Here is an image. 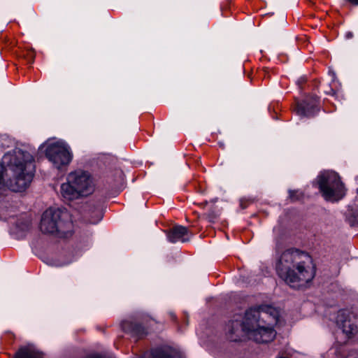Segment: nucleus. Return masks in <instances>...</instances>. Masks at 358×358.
<instances>
[{
	"label": "nucleus",
	"instance_id": "f257e3e1",
	"mask_svg": "<svg viewBox=\"0 0 358 358\" xmlns=\"http://www.w3.org/2000/svg\"><path fill=\"white\" fill-rule=\"evenodd\" d=\"M281 324L279 311L272 307L265 310L250 308L245 315H235L229 322L226 335L230 341L238 342L246 336L259 343H268L275 338V327Z\"/></svg>",
	"mask_w": 358,
	"mask_h": 358
},
{
	"label": "nucleus",
	"instance_id": "6ab92c4d",
	"mask_svg": "<svg viewBox=\"0 0 358 358\" xmlns=\"http://www.w3.org/2000/svg\"><path fill=\"white\" fill-rule=\"evenodd\" d=\"M346 358H358V354H350Z\"/></svg>",
	"mask_w": 358,
	"mask_h": 358
},
{
	"label": "nucleus",
	"instance_id": "a211bd4d",
	"mask_svg": "<svg viewBox=\"0 0 358 358\" xmlns=\"http://www.w3.org/2000/svg\"><path fill=\"white\" fill-rule=\"evenodd\" d=\"M352 216L354 217L355 221L358 224V210H355L352 213Z\"/></svg>",
	"mask_w": 358,
	"mask_h": 358
},
{
	"label": "nucleus",
	"instance_id": "423d86ee",
	"mask_svg": "<svg viewBox=\"0 0 358 358\" xmlns=\"http://www.w3.org/2000/svg\"><path fill=\"white\" fill-rule=\"evenodd\" d=\"M319 189L327 201H336L341 199L345 194L343 183L339 176L334 171L321 173L317 177Z\"/></svg>",
	"mask_w": 358,
	"mask_h": 358
},
{
	"label": "nucleus",
	"instance_id": "20e7f679",
	"mask_svg": "<svg viewBox=\"0 0 358 358\" xmlns=\"http://www.w3.org/2000/svg\"><path fill=\"white\" fill-rule=\"evenodd\" d=\"M72 229L70 214L65 209L50 208L42 215L40 229L44 234H57L66 238L71 235Z\"/></svg>",
	"mask_w": 358,
	"mask_h": 358
},
{
	"label": "nucleus",
	"instance_id": "aec40b11",
	"mask_svg": "<svg viewBox=\"0 0 358 358\" xmlns=\"http://www.w3.org/2000/svg\"><path fill=\"white\" fill-rule=\"evenodd\" d=\"M345 37L348 39L352 38L353 37V34L350 31L346 33Z\"/></svg>",
	"mask_w": 358,
	"mask_h": 358
},
{
	"label": "nucleus",
	"instance_id": "ddd939ff",
	"mask_svg": "<svg viewBox=\"0 0 358 358\" xmlns=\"http://www.w3.org/2000/svg\"><path fill=\"white\" fill-rule=\"evenodd\" d=\"M93 213H94V217L90 219L89 222L91 224H96L102 219V212L99 208H96Z\"/></svg>",
	"mask_w": 358,
	"mask_h": 358
},
{
	"label": "nucleus",
	"instance_id": "2eb2a0df",
	"mask_svg": "<svg viewBox=\"0 0 358 358\" xmlns=\"http://www.w3.org/2000/svg\"><path fill=\"white\" fill-rule=\"evenodd\" d=\"M26 57L29 63L34 62L35 54L33 51H28Z\"/></svg>",
	"mask_w": 358,
	"mask_h": 358
},
{
	"label": "nucleus",
	"instance_id": "0eeeda50",
	"mask_svg": "<svg viewBox=\"0 0 358 358\" xmlns=\"http://www.w3.org/2000/svg\"><path fill=\"white\" fill-rule=\"evenodd\" d=\"M45 145V156L55 168L60 169L70 164L73 154L66 143L60 141L48 140Z\"/></svg>",
	"mask_w": 358,
	"mask_h": 358
},
{
	"label": "nucleus",
	"instance_id": "9b49d317",
	"mask_svg": "<svg viewBox=\"0 0 358 358\" xmlns=\"http://www.w3.org/2000/svg\"><path fill=\"white\" fill-rule=\"evenodd\" d=\"M121 326L124 331L136 338H140L145 335V328L135 322L126 320L122 322Z\"/></svg>",
	"mask_w": 358,
	"mask_h": 358
},
{
	"label": "nucleus",
	"instance_id": "39448f33",
	"mask_svg": "<svg viewBox=\"0 0 358 358\" xmlns=\"http://www.w3.org/2000/svg\"><path fill=\"white\" fill-rule=\"evenodd\" d=\"M34 162L29 153H22L14 159L12 170L15 175V187L13 190L21 192L31 183L34 174Z\"/></svg>",
	"mask_w": 358,
	"mask_h": 358
},
{
	"label": "nucleus",
	"instance_id": "4be33fe9",
	"mask_svg": "<svg viewBox=\"0 0 358 358\" xmlns=\"http://www.w3.org/2000/svg\"><path fill=\"white\" fill-rule=\"evenodd\" d=\"M357 194H358V188H357Z\"/></svg>",
	"mask_w": 358,
	"mask_h": 358
},
{
	"label": "nucleus",
	"instance_id": "dca6fc26",
	"mask_svg": "<svg viewBox=\"0 0 358 358\" xmlns=\"http://www.w3.org/2000/svg\"><path fill=\"white\" fill-rule=\"evenodd\" d=\"M3 173L4 167L3 166H0V187L3 184Z\"/></svg>",
	"mask_w": 358,
	"mask_h": 358
},
{
	"label": "nucleus",
	"instance_id": "f03ea898",
	"mask_svg": "<svg viewBox=\"0 0 358 358\" xmlns=\"http://www.w3.org/2000/svg\"><path fill=\"white\" fill-rule=\"evenodd\" d=\"M280 276L290 287L299 288L310 282L315 275L312 258L299 250H285L276 265Z\"/></svg>",
	"mask_w": 358,
	"mask_h": 358
},
{
	"label": "nucleus",
	"instance_id": "4468645a",
	"mask_svg": "<svg viewBox=\"0 0 358 358\" xmlns=\"http://www.w3.org/2000/svg\"><path fill=\"white\" fill-rule=\"evenodd\" d=\"M302 196V193L299 191H289V198L292 201L300 199Z\"/></svg>",
	"mask_w": 358,
	"mask_h": 358
},
{
	"label": "nucleus",
	"instance_id": "6e6552de",
	"mask_svg": "<svg viewBox=\"0 0 358 358\" xmlns=\"http://www.w3.org/2000/svg\"><path fill=\"white\" fill-rule=\"evenodd\" d=\"M319 98L317 96H308L296 104L294 111L301 117H314L320 110Z\"/></svg>",
	"mask_w": 358,
	"mask_h": 358
},
{
	"label": "nucleus",
	"instance_id": "7ed1b4c3",
	"mask_svg": "<svg viewBox=\"0 0 358 358\" xmlns=\"http://www.w3.org/2000/svg\"><path fill=\"white\" fill-rule=\"evenodd\" d=\"M95 188V180L89 172L76 170L68 173L59 192L64 200L70 201L91 195Z\"/></svg>",
	"mask_w": 358,
	"mask_h": 358
},
{
	"label": "nucleus",
	"instance_id": "412c9836",
	"mask_svg": "<svg viewBox=\"0 0 358 358\" xmlns=\"http://www.w3.org/2000/svg\"><path fill=\"white\" fill-rule=\"evenodd\" d=\"M306 82V79L304 78H301L298 80L297 83L299 85H301L302 83Z\"/></svg>",
	"mask_w": 358,
	"mask_h": 358
},
{
	"label": "nucleus",
	"instance_id": "9d476101",
	"mask_svg": "<svg viewBox=\"0 0 358 358\" xmlns=\"http://www.w3.org/2000/svg\"><path fill=\"white\" fill-rule=\"evenodd\" d=\"M191 237L192 233L189 229L181 225L174 226L167 232V238L173 243L189 241Z\"/></svg>",
	"mask_w": 358,
	"mask_h": 358
},
{
	"label": "nucleus",
	"instance_id": "f8f14e48",
	"mask_svg": "<svg viewBox=\"0 0 358 358\" xmlns=\"http://www.w3.org/2000/svg\"><path fill=\"white\" fill-rule=\"evenodd\" d=\"M15 358H43V355L29 348H22L16 353Z\"/></svg>",
	"mask_w": 358,
	"mask_h": 358
},
{
	"label": "nucleus",
	"instance_id": "1a4fd4ad",
	"mask_svg": "<svg viewBox=\"0 0 358 358\" xmlns=\"http://www.w3.org/2000/svg\"><path fill=\"white\" fill-rule=\"evenodd\" d=\"M336 323L342 329L343 332L348 337L354 335L357 331V326L352 322L348 311L341 310L336 317Z\"/></svg>",
	"mask_w": 358,
	"mask_h": 358
},
{
	"label": "nucleus",
	"instance_id": "f3484780",
	"mask_svg": "<svg viewBox=\"0 0 358 358\" xmlns=\"http://www.w3.org/2000/svg\"><path fill=\"white\" fill-rule=\"evenodd\" d=\"M86 358H106L105 357H103L98 354H92L88 355Z\"/></svg>",
	"mask_w": 358,
	"mask_h": 358
}]
</instances>
